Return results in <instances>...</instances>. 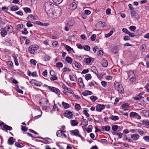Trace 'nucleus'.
<instances>
[{"instance_id":"obj_29","label":"nucleus","mask_w":149,"mask_h":149,"mask_svg":"<svg viewBox=\"0 0 149 149\" xmlns=\"http://www.w3.org/2000/svg\"><path fill=\"white\" fill-rule=\"evenodd\" d=\"M7 32L4 29H2V31L1 32V36L3 37H4L7 34Z\"/></svg>"},{"instance_id":"obj_39","label":"nucleus","mask_w":149,"mask_h":149,"mask_svg":"<svg viewBox=\"0 0 149 149\" xmlns=\"http://www.w3.org/2000/svg\"><path fill=\"white\" fill-rule=\"evenodd\" d=\"M131 17L132 18H135L136 17V15L134 11L132 10L131 12Z\"/></svg>"},{"instance_id":"obj_27","label":"nucleus","mask_w":149,"mask_h":149,"mask_svg":"<svg viewBox=\"0 0 149 149\" xmlns=\"http://www.w3.org/2000/svg\"><path fill=\"white\" fill-rule=\"evenodd\" d=\"M122 106L124 110H128L129 107V104L127 103L123 104Z\"/></svg>"},{"instance_id":"obj_9","label":"nucleus","mask_w":149,"mask_h":149,"mask_svg":"<svg viewBox=\"0 0 149 149\" xmlns=\"http://www.w3.org/2000/svg\"><path fill=\"white\" fill-rule=\"evenodd\" d=\"M105 106L104 105L98 104L96 107V111H101L102 110L104 109Z\"/></svg>"},{"instance_id":"obj_6","label":"nucleus","mask_w":149,"mask_h":149,"mask_svg":"<svg viewBox=\"0 0 149 149\" xmlns=\"http://www.w3.org/2000/svg\"><path fill=\"white\" fill-rule=\"evenodd\" d=\"M38 48V46L36 45H32L29 48V51L30 53L33 54Z\"/></svg>"},{"instance_id":"obj_15","label":"nucleus","mask_w":149,"mask_h":149,"mask_svg":"<svg viewBox=\"0 0 149 149\" xmlns=\"http://www.w3.org/2000/svg\"><path fill=\"white\" fill-rule=\"evenodd\" d=\"M82 123L83 124V125L82 126V127H86L88 124V121L85 119L83 118V117H82Z\"/></svg>"},{"instance_id":"obj_22","label":"nucleus","mask_w":149,"mask_h":149,"mask_svg":"<svg viewBox=\"0 0 149 149\" xmlns=\"http://www.w3.org/2000/svg\"><path fill=\"white\" fill-rule=\"evenodd\" d=\"M54 72L53 71L50 72V74L52 75V77H50V79L51 80L53 81L56 80L57 79V77L56 75H52V73H53Z\"/></svg>"},{"instance_id":"obj_28","label":"nucleus","mask_w":149,"mask_h":149,"mask_svg":"<svg viewBox=\"0 0 149 149\" xmlns=\"http://www.w3.org/2000/svg\"><path fill=\"white\" fill-rule=\"evenodd\" d=\"M15 146L19 148H22L24 146V145L22 143H19L18 142H16L15 144Z\"/></svg>"},{"instance_id":"obj_12","label":"nucleus","mask_w":149,"mask_h":149,"mask_svg":"<svg viewBox=\"0 0 149 149\" xmlns=\"http://www.w3.org/2000/svg\"><path fill=\"white\" fill-rule=\"evenodd\" d=\"M131 138L134 141L137 140L139 138V135L136 134H132L131 135Z\"/></svg>"},{"instance_id":"obj_50","label":"nucleus","mask_w":149,"mask_h":149,"mask_svg":"<svg viewBox=\"0 0 149 149\" xmlns=\"http://www.w3.org/2000/svg\"><path fill=\"white\" fill-rule=\"evenodd\" d=\"M69 77L71 80L72 81H75V77L74 75H70Z\"/></svg>"},{"instance_id":"obj_61","label":"nucleus","mask_w":149,"mask_h":149,"mask_svg":"<svg viewBox=\"0 0 149 149\" xmlns=\"http://www.w3.org/2000/svg\"><path fill=\"white\" fill-rule=\"evenodd\" d=\"M101 84L102 86L104 87H105L107 86V83L105 81H102L101 82Z\"/></svg>"},{"instance_id":"obj_21","label":"nucleus","mask_w":149,"mask_h":149,"mask_svg":"<svg viewBox=\"0 0 149 149\" xmlns=\"http://www.w3.org/2000/svg\"><path fill=\"white\" fill-rule=\"evenodd\" d=\"M110 127L109 126H102V130L103 131H109L110 129Z\"/></svg>"},{"instance_id":"obj_53","label":"nucleus","mask_w":149,"mask_h":149,"mask_svg":"<svg viewBox=\"0 0 149 149\" xmlns=\"http://www.w3.org/2000/svg\"><path fill=\"white\" fill-rule=\"evenodd\" d=\"M141 97L140 96V95L139 94L137 96H136L134 98V99L135 100H139L141 98Z\"/></svg>"},{"instance_id":"obj_57","label":"nucleus","mask_w":149,"mask_h":149,"mask_svg":"<svg viewBox=\"0 0 149 149\" xmlns=\"http://www.w3.org/2000/svg\"><path fill=\"white\" fill-rule=\"evenodd\" d=\"M118 128V126L116 125H114L112 127L113 130L114 131H116Z\"/></svg>"},{"instance_id":"obj_16","label":"nucleus","mask_w":149,"mask_h":149,"mask_svg":"<svg viewBox=\"0 0 149 149\" xmlns=\"http://www.w3.org/2000/svg\"><path fill=\"white\" fill-rule=\"evenodd\" d=\"M102 65L104 67H106L108 65V63L107 61L105 59H103L102 62Z\"/></svg>"},{"instance_id":"obj_4","label":"nucleus","mask_w":149,"mask_h":149,"mask_svg":"<svg viewBox=\"0 0 149 149\" xmlns=\"http://www.w3.org/2000/svg\"><path fill=\"white\" fill-rule=\"evenodd\" d=\"M128 79L130 82H134L136 80V77L134 72L130 70L127 72Z\"/></svg>"},{"instance_id":"obj_19","label":"nucleus","mask_w":149,"mask_h":149,"mask_svg":"<svg viewBox=\"0 0 149 149\" xmlns=\"http://www.w3.org/2000/svg\"><path fill=\"white\" fill-rule=\"evenodd\" d=\"M65 48L66 49L68 52H72L73 53H75L74 50L73 49L71 48L68 45H65Z\"/></svg>"},{"instance_id":"obj_54","label":"nucleus","mask_w":149,"mask_h":149,"mask_svg":"<svg viewBox=\"0 0 149 149\" xmlns=\"http://www.w3.org/2000/svg\"><path fill=\"white\" fill-rule=\"evenodd\" d=\"M136 130L139 132V133L141 135H143L144 134V132L143 131L141 130H138L136 129Z\"/></svg>"},{"instance_id":"obj_63","label":"nucleus","mask_w":149,"mask_h":149,"mask_svg":"<svg viewBox=\"0 0 149 149\" xmlns=\"http://www.w3.org/2000/svg\"><path fill=\"white\" fill-rule=\"evenodd\" d=\"M31 63L33 64L34 65H35L36 63V61L34 59H31L30 60Z\"/></svg>"},{"instance_id":"obj_31","label":"nucleus","mask_w":149,"mask_h":149,"mask_svg":"<svg viewBox=\"0 0 149 149\" xmlns=\"http://www.w3.org/2000/svg\"><path fill=\"white\" fill-rule=\"evenodd\" d=\"M70 123L72 125L75 126L77 125L78 123L75 120H72L70 121Z\"/></svg>"},{"instance_id":"obj_10","label":"nucleus","mask_w":149,"mask_h":149,"mask_svg":"<svg viewBox=\"0 0 149 149\" xmlns=\"http://www.w3.org/2000/svg\"><path fill=\"white\" fill-rule=\"evenodd\" d=\"M56 135L58 136L61 137L62 136H63L65 138L67 137L66 135L61 130H58L57 131Z\"/></svg>"},{"instance_id":"obj_51","label":"nucleus","mask_w":149,"mask_h":149,"mask_svg":"<svg viewBox=\"0 0 149 149\" xmlns=\"http://www.w3.org/2000/svg\"><path fill=\"white\" fill-rule=\"evenodd\" d=\"M113 33V31H111L108 33L107 34L105 35V37L106 38H108L111 36Z\"/></svg>"},{"instance_id":"obj_20","label":"nucleus","mask_w":149,"mask_h":149,"mask_svg":"<svg viewBox=\"0 0 149 149\" xmlns=\"http://www.w3.org/2000/svg\"><path fill=\"white\" fill-rule=\"evenodd\" d=\"M91 70L94 73H95L96 75H97L98 72L95 66H92L91 68Z\"/></svg>"},{"instance_id":"obj_33","label":"nucleus","mask_w":149,"mask_h":149,"mask_svg":"<svg viewBox=\"0 0 149 149\" xmlns=\"http://www.w3.org/2000/svg\"><path fill=\"white\" fill-rule=\"evenodd\" d=\"M137 113L134 112H132L130 113V118H135L136 115L137 114Z\"/></svg>"},{"instance_id":"obj_23","label":"nucleus","mask_w":149,"mask_h":149,"mask_svg":"<svg viewBox=\"0 0 149 149\" xmlns=\"http://www.w3.org/2000/svg\"><path fill=\"white\" fill-rule=\"evenodd\" d=\"M3 127L6 130H12V128L10 126H9L6 124L4 125Z\"/></svg>"},{"instance_id":"obj_62","label":"nucleus","mask_w":149,"mask_h":149,"mask_svg":"<svg viewBox=\"0 0 149 149\" xmlns=\"http://www.w3.org/2000/svg\"><path fill=\"white\" fill-rule=\"evenodd\" d=\"M58 106L56 104H54L52 110L55 111V110H58Z\"/></svg>"},{"instance_id":"obj_59","label":"nucleus","mask_w":149,"mask_h":149,"mask_svg":"<svg viewBox=\"0 0 149 149\" xmlns=\"http://www.w3.org/2000/svg\"><path fill=\"white\" fill-rule=\"evenodd\" d=\"M21 129L22 131L26 132L27 131L28 129L26 127L22 125L21 126Z\"/></svg>"},{"instance_id":"obj_55","label":"nucleus","mask_w":149,"mask_h":149,"mask_svg":"<svg viewBox=\"0 0 149 149\" xmlns=\"http://www.w3.org/2000/svg\"><path fill=\"white\" fill-rule=\"evenodd\" d=\"M129 28L132 31H134L136 29V27L134 26H131L129 27Z\"/></svg>"},{"instance_id":"obj_25","label":"nucleus","mask_w":149,"mask_h":149,"mask_svg":"<svg viewBox=\"0 0 149 149\" xmlns=\"http://www.w3.org/2000/svg\"><path fill=\"white\" fill-rule=\"evenodd\" d=\"M79 133V132L77 130H75L71 132V134H73L74 135L77 136H78Z\"/></svg>"},{"instance_id":"obj_38","label":"nucleus","mask_w":149,"mask_h":149,"mask_svg":"<svg viewBox=\"0 0 149 149\" xmlns=\"http://www.w3.org/2000/svg\"><path fill=\"white\" fill-rule=\"evenodd\" d=\"M56 66L58 68H60L63 67V64L62 63L58 62L56 63Z\"/></svg>"},{"instance_id":"obj_34","label":"nucleus","mask_w":149,"mask_h":149,"mask_svg":"<svg viewBox=\"0 0 149 149\" xmlns=\"http://www.w3.org/2000/svg\"><path fill=\"white\" fill-rule=\"evenodd\" d=\"M29 20H30L31 21H33L35 20L33 16L32 15H29L27 18Z\"/></svg>"},{"instance_id":"obj_43","label":"nucleus","mask_w":149,"mask_h":149,"mask_svg":"<svg viewBox=\"0 0 149 149\" xmlns=\"http://www.w3.org/2000/svg\"><path fill=\"white\" fill-rule=\"evenodd\" d=\"M19 8L16 6H14L11 8V10L13 11H15L18 10Z\"/></svg>"},{"instance_id":"obj_7","label":"nucleus","mask_w":149,"mask_h":149,"mask_svg":"<svg viewBox=\"0 0 149 149\" xmlns=\"http://www.w3.org/2000/svg\"><path fill=\"white\" fill-rule=\"evenodd\" d=\"M45 86L48 87L49 89L51 91L54 92L57 94H59V90L58 88L48 86L47 85H45Z\"/></svg>"},{"instance_id":"obj_35","label":"nucleus","mask_w":149,"mask_h":149,"mask_svg":"<svg viewBox=\"0 0 149 149\" xmlns=\"http://www.w3.org/2000/svg\"><path fill=\"white\" fill-rule=\"evenodd\" d=\"M65 60L69 64H71L72 63V59L71 57L67 56Z\"/></svg>"},{"instance_id":"obj_14","label":"nucleus","mask_w":149,"mask_h":149,"mask_svg":"<svg viewBox=\"0 0 149 149\" xmlns=\"http://www.w3.org/2000/svg\"><path fill=\"white\" fill-rule=\"evenodd\" d=\"M141 113L142 116L144 117H148L149 115V112L145 110L141 111Z\"/></svg>"},{"instance_id":"obj_3","label":"nucleus","mask_w":149,"mask_h":149,"mask_svg":"<svg viewBox=\"0 0 149 149\" xmlns=\"http://www.w3.org/2000/svg\"><path fill=\"white\" fill-rule=\"evenodd\" d=\"M61 8L58 6L53 8L51 12V15H53L56 18L58 17L61 15Z\"/></svg>"},{"instance_id":"obj_11","label":"nucleus","mask_w":149,"mask_h":149,"mask_svg":"<svg viewBox=\"0 0 149 149\" xmlns=\"http://www.w3.org/2000/svg\"><path fill=\"white\" fill-rule=\"evenodd\" d=\"M78 81L80 87L81 88H84L85 87V85L84 84L82 78L81 77L79 78Z\"/></svg>"},{"instance_id":"obj_36","label":"nucleus","mask_w":149,"mask_h":149,"mask_svg":"<svg viewBox=\"0 0 149 149\" xmlns=\"http://www.w3.org/2000/svg\"><path fill=\"white\" fill-rule=\"evenodd\" d=\"M62 105L65 109H67L70 107L68 103L65 102H62Z\"/></svg>"},{"instance_id":"obj_64","label":"nucleus","mask_w":149,"mask_h":149,"mask_svg":"<svg viewBox=\"0 0 149 149\" xmlns=\"http://www.w3.org/2000/svg\"><path fill=\"white\" fill-rule=\"evenodd\" d=\"M143 139L146 141H149V136H146L143 138Z\"/></svg>"},{"instance_id":"obj_44","label":"nucleus","mask_w":149,"mask_h":149,"mask_svg":"<svg viewBox=\"0 0 149 149\" xmlns=\"http://www.w3.org/2000/svg\"><path fill=\"white\" fill-rule=\"evenodd\" d=\"M119 117L117 116H111V119L113 120H116L119 119Z\"/></svg>"},{"instance_id":"obj_47","label":"nucleus","mask_w":149,"mask_h":149,"mask_svg":"<svg viewBox=\"0 0 149 149\" xmlns=\"http://www.w3.org/2000/svg\"><path fill=\"white\" fill-rule=\"evenodd\" d=\"M40 138L42 139H44L45 141H47L49 143H50L52 141V140L48 138H43L42 137H40Z\"/></svg>"},{"instance_id":"obj_45","label":"nucleus","mask_w":149,"mask_h":149,"mask_svg":"<svg viewBox=\"0 0 149 149\" xmlns=\"http://www.w3.org/2000/svg\"><path fill=\"white\" fill-rule=\"evenodd\" d=\"M24 10L26 13H30L31 12V9L25 7L24 8Z\"/></svg>"},{"instance_id":"obj_17","label":"nucleus","mask_w":149,"mask_h":149,"mask_svg":"<svg viewBox=\"0 0 149 149\" xmlns=\"http://www.w3.org/2000/svg\"><path fill=\"white\" fill-rule=\"evenodd\" d=\"M7 27V31L9 33H11L13 31V27L12 26L10 25H8V26H6Z\"/></svg>"},{"instance_id":"obj_40","label":"nucleus","mask_w":149,"mask_h":149,"mask_svg":"<svg viewBox=\"0 0 149 149\" xmlns=\"http://www.w3.org/2000/svg\"><path fill=\"white\" fill-rule=\"evenodd\" d=\"M81 108V106L80 105L78 104H76L75 105V109L78 111Z\"/></svg>"},{"instance_id":"obj_49","label":"nucleus","mask_w":149,"mask_h":149,"mask_svg":"<svg viewBox=\"0 0 149 149\" xmlns=\"http://www.w3.org/2000/svg\"><path fill=\"white\" fill-rule=\"evenodd\" d=\"M83 47H84V49L86 50L87 51H89L90 50V47L88 45L84 46Z\"/></svg>"},{"instance_id":"obj_2","label":"nucleus","mask_w":149,"mask_h":149,"mask_svg":"<svg viewBox=\"0 0 149 149\" xmlns=\"http://www.w3.org/2000/svg\"><path fill=\"white\" fill-rule=\"evenodd\" d=\"M40 104L42 106L43 110H46L49 105L48 100L45 98H42L40 100Z\"/></svg>"},{"instance_id":"obj_32","label":"nucleus","mask_w":149,"mask_h":149,"mask_svg":"<svg viewBox=\"0 0 149 149\" xmlns=\"http://www.w3.org/2000/svg\"><path fill=\"white\" fill-rule=\"evenodd\" d=\"M97 25H98L100 27H104L106 25L105 23L102 22H100L97 24Z\"/></svg>"},{"instance_id":"obj_37","label":"nucleus","mask_w":149,"mask_h":149,"mask_svg":"<svg viewBox=\"0 0 149 149\" xmlns=\"http://www.w3.org/2000/svg\"><path fill=\"white\" fill-rule=\"evenodd\" d=\"M90 98L92 102H94L98 98L95 96L93 95L91 96Z\"/></svg>"},{"instance_id":"obj_8","label":"nucleus","mask_w":149,"mask_h":149,"mask_svg":"<svg viewBox=\"0 0 149 149\" xmlns=\"http://www.w3.org/2000/svg\"><path fill=\"white\" fill-rule=\"evenodd\" d=\"M65 116L71 119L73 117L72 112L69 111H66L65 113Z\"/></svg>"},{"instance_id":"obj_24","label":"nucleus","mask_w":149,"mask_h":149,"mask_svg":"<svg viewBox=\"0 0 149 149\" xmlns=\"http://www.w3.org/2000/svg\"><path fill=\"white\" fill-rule=\"evenodd\" d=\"M70 6L72 10H74L77 8V5L75 2H73L70 4Z\"/></svg>"},{"instance_id":"obj_42","label":"nucleus","mask_w":149,"mask_h":149,"mask_svg":"<svg viewBox=\"0 0 149 149\" xmlns=\"http://www.w3.org/2000/svg\"><path fill=\"white\" fill-rule=\"evenodd\" d=\"M85 79L87 80H88L91 78V76L90 74H86L85 75Z\"/></svg>"},{"instance_id":"obj_1","label":"nucleus","mask_w":149,"mask_h":149,"mask_svg":"<svg viewBox=\"0 0 149 149\" xmlns=\"http://www.w3.org/2000/svg\"><path fill=\"white\" fill-rule=\"evenodd\" d=\"M53 5L52 3L50 2H47L45 3L44 7V9L47 15L49 17H52L51 12L53 10Z\"/></svg>"},{"instance_id":"obj_46","label":"nucleus","mask_w":149,"mask_h":149,"mask_svg":"<svg viewBox=\"0 0 149 149\" xmlns=\"http://www.w3.org/2000/svg\"><path fill=\"white\" fill-rule=\"evenodd\" d=\"M89 127L87 128L86 129V130L88 133L91 132L92 130V126L91 125H89Z\"/></svg>"},{"instance_id":"obj_60","label":"nucleus","mask_w":149,"mask_h":149,"mask_svg":"<svg viewBox=\"0 0 149 149\" xmlns=\"http://www.w3.org/2000/svg\"><path fill=\"white\" fill-rule=\"evenodd\" d=\"M22 33L23 34L26 35L28 33L27 29L26 28H24L23 31H22Z\"/></svg>"},{"instance_id":"obj_41","label":"nucleus","mask_w":149,"mask_h":149,"mask_svg":"<svg viewBox=\"0 0 149 149\" xmlns=\"http://www.w3.org/2000/svg\"><path fill=\"white\" fill-rule=\"evenodd\" d=\"M65 91L69 93L72 94H73L74 93L73 90L72 89L68 88H67V89Z\"/></svg>"},{"instance_id":"obj_56","label":"nucleus","mask_w":149,"mask_h":149,"mask_svg":"<svg viewBox=\"0 0 149 149\" xmlns=\"http://www.w3.org/2000/svg\"><path fill=\"white\" fill-rule=\"evenodd\" d=\"M96 36L95 34L92 35L91 37V39L92 41H94L95 40Z\"/></svg>"},{"instance_id":"obj_5","label":"nucleus","mask_w":149,"mask_h":149,"mask_svg":"<svg viewBox=\"0 0 149 149\" xmlns=\"http://www.w3.org/2000/svg\"><path fill=\"white\" fill-rule=\"evenodd\" d=\"M115 88L116 89L119 93H123L124 92V91L122 85L119 83L116 82L114 84Z\"/></svg>"},{"instance_id":"obj_58","label":"nucleus","mask_w":149,"mask_h":149,"mask_svg":"<svg viewBox=\"0 0 149 149\" xmlns=\"http://www.w3.org/2000/svg\"><path fill=\"white\" fill-rule=\"evenodd\" d=\"M91 58H87L86 60V63L87 64H89L91 63Z\"/></svg>"},{"instance_id":"obj_26","label":"nucleus","mask_w":149,"mask_h":149,"mask_svg":"<svg viewBox=\"0 0 149 149\" xmlns=\"http://www.w3.org/2000/svg\"><path fill=\"white\" fill-rule=\"evenodd\" d=\"M74 24V21L73 20H70L67 23V25L68 26H72Z\"/></svg>"},{"instance_id":"obj_18","label":"nucleus","mask_w":149,"mask_h":149,"mask_svg":"<svg viewBox=\"0 0 149 149\" xmlns=\"http://www.w3.org/2000/svg\"><path fill=\"white\" fill-rule=\"evenodd\" d=\"M92 93V92L88 90H86L82 93V95L84 96H86L88 95H91Z\"/></svg>"},{"instance_id":"obj_52","label":"nucleus","mask_w":149,"mask_h":149,"mask_svg":"<svg viewBox=\"0 0 149 149\" xmlns=\"http://www.w3.org/2000/svg\"><path fill=\"white\" fill-rule=\"evenodd\" d=\"M23 25L22 24H19L17 25L16 26V29L18 30H20V29L22 28Z\"/></svg>"},{"instance_id":"obj_48","label":"nucleus","mask_w":149,"mask_h":149,"mask_svg":"<svg viewBox=\"0 0 149 149\" xmlns=\"http://www.w3.org/2000/svg\"><path fill=\"white\" fill-rule=\"evenodd\" d=\"M53 2L56 4H59L61 3L63 0H52Z\"/></svg>"},{"instance_id":"obj_30","label":"nucleus","mask_w":149,"mask_h":149,"mask_svg":"<svg viewBox=\"0 0 149 149\" xmlns=\"http://www.w3.org/2000/svg\"><path fill=\"white\" fill-rule=\"evenodd\" d=\"M13 58L15 64L17 66L18 65H19V63L17 56L13 54Z\"/></svg>"},{"instance_id":"obj_13","label":"nucleus","mask_w":149,"mask_h":149,"mask_svg":"<svg viewBox=\"0 0 149 149\" xmlns=\"http://www.w3.org/2000/svg\"><path fill=\"white\" fill-rule=\"evenodd\" d=\"M15 141V140L14 139L13 137H11L8 139V142L9 145H11L13 144Z\"/></svg>"}]
</instances>
